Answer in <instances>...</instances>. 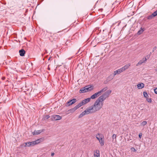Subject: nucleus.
Instances as JSON below:
<instances>
[{
	"mask_svg": "<svg viewBox=\"0 0 157 157\" xmlns=\"http://www.w3.org/2000/svg\"><path fill=\"white\" fill-rule=\"evenodd\" d=\"M111 90H109L102 94L96 100L93 105L89 106L78 116L80 118L90 113H92L99 110L103 107L104 101L109 97L111 93Z\"/></svg>",
	"mask_w": 157,
	"mask_h": 157,
	"instance_id": "nucleus-1",
	"label": "nucleus"
},
{
	"mask_svg": "<svg viewBox=\"0 0 157 157\" xmlns=\"http://www.w3.org/2000/svg\"><path fill=\"white\" fill-rule=\"evenodd\" d=\"M108 89V88L107 87H105L101 89L100 91H98L97 92L95 93L94 94L96 95V96H97V97L101 95V93L102 92H104L105 91L106 92Z\"/></svg>",
	"mask_w": 157,
	"mask_h": 157,
	"instance_id": "nucleus-2",
	"label": "nucleus"
},
{
	"mask_svg": "<svg viewBox=\"0 0 157 157\" xmlns=\"http://www.w3.org/2000/svg\"><path fill=\"white\" fill-rule=\"evenodd\" d=\"M82 105L81 104V102H80L74 108L71 109L70 110V111L71 112H73Z\"/></svg>",
	"mask_w": 157,
	"mask_h": 157,
	"instance_id": "nucleus-3",
	"label": "nucleus"
},
{
	"mask_svg": "<svg viewBox=\"0 0 157 157\" xmlns=\"http://www.w3.org/2000/svg\"><path fill=\"white\" fill-rule=\"evenodd\" d=\"M86 92L90 91L94 89V87L92 85H88L85 86Z\"/></svg>",
	"mask_w": 157,
	"mask_h": 157,
	"instance_id": "nucleus-4",
	"label": "nucleus"
},
{
	"mask_svg": "<svg viewBox=\"0 0 157 157\" xmlns=\"http://www.w3.org/2000/svg\"><path fill=\"white\" fill-rule=\"evenodd\" d=\"M90 100L91 98H88L83 100L81 102L83 105L89 102L90 101Z\"/></svg>",
	"mask_w": 157,
	"mask_h": 157,
	"instance_id": "nucleus-5",
	"label": "nucleus"
},
{
	"mask_svg": "<svg viewBox=\"0 0 157 157\" xmlns=\"http://www.w3.org/2000/svg\"><path fill=\"white\" fill-rule=\"evenodd\" d=\"M130 66L131 64L130 63H128V64L125 65L124 67H122L121 68L122 72H123L125 71L126 70L128 69Z\"/></svg>",
	"mask_w": 157,
	"mask_h": 157,
	"instance_id": "nucleus-6",
	"label": "nucleus"
},
{
	"mask_svg": "<svg viewBox=\"0 0 157 157\" xmlns=\"http://www.w3.org/2000/svg\"><path fill=\"white\" fill-rule=\"evenodd\" d=\"M147 59L146 57L143 58L141 60H140L136 65L137 66L141 65L143 63L146 62L147 60Z\"/></svg>",
	"mask_w": 157,
	"mask_h": 157,
	"instance_id": "nucleus-7",
	"label": "nucleus"
},
{
	"mask_svg": "<svg viewBox=\"0 0 157 157\" xmlns=\"http://www.w3.org/2000/svg\"><path fill=\"white\" fill-rule=\"evenodd\" d=\"M144 84L142 82L139 83L137 85V87L139 89L143 88L144 86Z\"/></svg>",
	"mask_w": 157,
	"mask_h": 157,
	"instance_id": "nucleus-8",
	"label": "nucleus"
},
{
	"mask_svg": "<svg viewBox=\"0 0 157 157\" xmlns=\"http://www.w3.org/2000/svg\"><path fill=\"white\" fill-rule=\"evenodd\" d=\"M52 118L54 120L56 121L61 119L62 117L58 115H54L52 116Z\"/></svg>",
	"mask_w": 157,
	"mask_h": 157,
	"instance_id": "nucleus-9",
	"label": "nucleus"
},
{
	"mask_svg": "<svg viewBox=\"0 0 157 157\" xmlns=\"http://www.w3.org/2000/svg\"><path fill=\"white\" fill-rule=\"evenodd\" d=\"M44 131V129L40 130H35L33 132V135H36L40 134L42 132Z\"/></svg>",
	"mask_w": 157,
	"mask_h": 157,
	"instance_id": "nucleus-10",
	"label": "nucleus"
},
{
	"mask_svg": "<svg viewBox=\"0 0 157 157\" xmlns=\"http://www.w3.org/2000/svg\"><path fill=\"white\" fill-rule=\"evenodd\" d=\"M76 101V99L75 98H73L70 101H68L67 102L68 104V105H71L72 104H74Z\"/></svg>",
	"mask_w": 157,
	"mask_h": 157,
	"instance_id": "nucleus-11",
	"label": "nucleus"
},
{
	"mask_svg": "<svg viewBox=\"0 0 157 157\" xmlns=\"http://www.w3.org/2000/svg\"><path fill=\"white\" fill-rule=\"evenodd\" d=\"M44 140V139L42 138H41L40 139H39L35 141H34L35 145L39 143H40V142H42Z\"/></svg>",
	"mask_w": 157,
	"mask_h": 157,
	"instance_id": "nucleus-12",
	"label": "nucleus"
},
{
	"mask_svg": "<svg viewBox=\"0 0 157 157\" xmlns=\"http://www.w3.org/2000/svg\"><path fill=\"white\" fill-rule=\"evenodd\" d=\"M96 137L98 140L102 138H104L103 135L100 133H98L96 135Z\"/></svg>",
	"mask_w": 157,
	"mask_h": 157,
	"instance_id": "nucleus-13",
	"label": "nucleus"
},
{
	"mask_svg": "<svg viewBox=\"0 0 157 157\" xmlns=\"http://www.w3.org/2000/svg\"><path fill=\"white\" fill-rule=\"evenodd\" d=\"M94 157H100L99 151L98 150H96L94 151Z\"/></svg>",
	"mask_w": 157,
	"mask_h": 157,
	"instance_id": "nucleus-14",
	"label": "nucleus"
},
{
	"mask_svg": "<svg viewBox=\"0 0 157 157\" xmlns=\"http://www.w3.org/2000/svg\"><path fill=\"white\" fill-rule=\"evenodd\" d=\"M122 72V71L121 68H120L118 70L115 71H114V75L115 76L117 74H119Z\"/></svg>",
	"mask_w": 157,
	"mask_h": 157,
	"instance_id": "nucleus-15",
	"label": "nucleus"
},
{
	"mask_svg": "<svg viewBox=\"0 0 157 157\" xmlns=\"http://www.w3.org/2000/svg\"><path fill=\"white\" fill-rule=\"evenodd\" d=\"M19 53L20 56H24L25 53V51L24 50L22 49L19 51Z\"/></svg>",
	"mask_w": 157,
	"mask_h": 157,
	"instance_id": "nucleus-16",
	"label": "nucleus"
},
{
	"mask_svg": "<svg viewBox=\"0 0 157 157\" xmlns=\"http://www.w3.org/2000/svg\"><path fill=\"white\" fill-rule=\"evenodd\" d=\"M79 92L80 93L87 92L85 86L84 87L82 88L79 90Z\"/></svg>",
	"mask_w": 157,
	"mask_h": 157,
	"instance_id": "nucleus-17",
	"label": "nucleus"
},
{
	"mask_svg": "<svg viewBox=\"0 0 157 157\" xmlns=\"http://www.w3.org/2000/svg\"><path fill=\"white\" fill-rule=\"evenodd\" d=\"M104 138H102L98 140V141L101 146H103L104 145V140L103 139Z\"/></svg>",
	"mask_w": 157,
	"mask_h": 157,
	"instance_id": "nucleus-18",
	"label": "nucleus"
},
{
	"mask_svg": "<svg viewBox=\"0 0 157 157\" xmlns=\"http://www.w3.org/2000/svg\"><path fill=\"white\" fill-rule=\"evenodd\" d=\"M116 137L117 136L115 134H113L112 136V141L114 142H116L117 141Z\"/></svg>",
	"mask_w": 157,
	"mask_h": 157,
	"instance_id": "nucleus-19",
	"label": "nucleus"
},
{
	"mask_svg": "<svg viewBox=\"0 0 157 157\" xmlns=\"http://www.w3.org/2000/svg\"><path fill=\"white\" fill-rule=\"evenodd\" d=\"M144 31V30L142 28H141V30L139 31L137 33L138 35H140L142 34Z\"/></svg>",
	"mask_w": 157,
	"mask_h": 157,
	"instance_id": "nucleus-20",
	"label": "nucleus"
},
{
	"mask_svg": "<svg viewBox=\"0 0 157 157\" xmlns=\"http://www.w3.org/2000/svg\"><path fill=\"white\" fill-rule=\"evenodd\" d=\"M143 95L144 97L146 98H147L148 97V95L146 92H143Z\"/></svg>",
	"mask_w": 157,
	"mask_h": 157,
	"instance_id": "nucleus-21",
	"label": "nucleus"
},
{
	"mask_svg": "<svg viewBox=\"0 0 157 157\" xmlns=\"http://www.w3.org/2000/svg\"><path fill=\"white\" fill-rule=\"evenodd\" d=\"M97 96H96V95H95V94H93L91 96L90 98H91V99H94L95 98H97Z\"/></svg>",
	"mask_w": 157,
	"mask_h": 157,
	"instance_id": "nucleus-22",
	"label": "nucleus"
},
{
	"mask_svg": "<svg viewBox=\"0 0 157 157\" xmlns=\"http://www.w3.org/2000/svg\"><path fill=\"white\" fill-rule=\"evenodd\" d=\"M153 17H154L153 16V14H152L151 15L148 16H147V18L148 19H152V18H153Z\"/></svg>",
	"mask_w": 157,
	"mask_h": 157,
	"instance_id": "nucleus-23",
	"label": "nucleus"
},
{
	"mask_svg": "<svg viewBox=\"0 0 157 157\" xmlns=\"http://www.w3.org/2000/svg\"><path fill=\"white\" fill-rule=\"evenodd\" d=\"M147 124V122L146 121H144L141 123L140 125L141 126H144Z\"/></svg>",
	"mask_w": 157,
	"mask_h": 157,
	"instance_id": "nucleus-24",
	"label": "nucleus"
},
{
	"mask_svg": "<svg viewBox=\"0 0 157 157\" xmlns=\"http://www.w3.org/2000/svg\"><path fill=\"white\" fill-rule=\"evenodd\" d=\"M20 147L21 148H22V147H26V144H25V143H23L22 144L20 145Z\"/></svg>",
	"mask_w": 157,
	"mask_h": 157,
	"instance_id": "nucleus-25",
	"label": "nucleus"
},
{
	"mask_svg": "<svg viewBox=\"0 0 157 157\" xmlns=\"http://www.w3.org/2000/svg\"><path fill=\"white\" fill-rule=\"evenodd\" d=\"M30 146H33L35 145L34 141L30 142Z\"/></svg>",
	"mask_w": 157,
	"mask_h": 157,
	"instance_id": "nucleus-26",
	"label": "nucleus"
},
{
	"mask_svg": "<svg viewBox=\"0 0 157 157\" xmlns=\"http://www.w3.org/2000/svg\"><path fill=\"white\" fill-rule=\"evenodd\" d=\"M130 149L132 151L136 152V150L134 147H132Z\"/></svg>",
	"mask_w": 157,
	"mask_h": 157,
	"instance_id": "nucleus-27",
	"label": "nucleus"
},
{
	"mask_svg": "<svg viewBox=\"0 0 157 157\" xmlns=\"http://www.w3.org/2000/svg\"><path fill=\"white\" fill-rule=\"evenodd\" d=\"M152 14L154 17L157 16V10L155 11L154 12L152 13Z\"/></svg>",
	"mask_w": 157,
	"mask_h": 157,
	"instance_id": "nucleus-28",
	"label": "nucleus"
},
{
	"mask_svg": "<svg viewBox=\"0 0 157 157\" xmlns=\"http://www.w3.org/2000/svg\"><path fill=\"white\" fill-rule=\"evenodd\" d=\"M147 98V101L149 103H151V98Z\"/></svg>",
	"mask_w": 157,
	"mask_h": 157,
	"instance_id": "nucleus-29",
	"label": "nucleus"
},
{
	"mask_svg": "<svg viewBox=\"0 0 157 157\" xmlns=\"http://www.w3.org/2000/svg\"><path fill=\"white\" fill-rule=\"evenodd\" d=\"M25 144H26V147L30 146V142H25Z\"/></svg>",
	"mask_w": 157,
	"mask_h": 157,
	"instance_id": "nucleus-30",
	"label": "nucleus"
},
{
	"mask_svg": "<svg viewBox=\"0 0 157 157\" xmlns=\"http://www.w3.org/2000/svg\"><path fill=\"white\" fill-rule=\"evenodd\" d=\"M49 117H50L49 115H47L44 117V118L46 119H48L49 118Z\"/></svg>",
	"mask_w": 157,
	"mask_h": 157,
	"instance_id": "nucleus-31",
	"label": "nucleus"
},
{
	"mask_svg": "<svg viewBox=\"0 0 157 157\" xmlns=\"http://www.w3.org/2000/svg\"><path fill=\"white\" fill-rule=\"evenodd\" d=\"M154 92L156 94H157V88H156L155 89Z\"/></svg>",
	"mask_w": 157,
	"mask_h": 157,
	"instance_id": "nucleus-32",
	"label": "nucleus"
},
{
	"mask_svg": "<svg viewBox=\"0 0 157 157\" xmlns=\"http://www.w3.org/2000/svg\"><path fill=\"white\" fill-rule=\"evenodd\" d=\"M139 137L140 138H141L142 136V134L141 133H140L139 134Z\"/></svg>",
	"mask_w": 157,
	"mask_h": 157,
	"instance_id": "nucleus-33",
	"label": "nucleus"
},
{
	"mask_svg": "<svg viewBox=\"0 0 157 157\" xmlns=\"http://www.w3.org/2000/svg\"><path fill=\"white\" fill-rule=\"evenodd\" d=\"M156 47H154V48H153V50H156Z\"/></svg>",
	"mask_w": 157,
	"mask_h": 157,
	"instance_id": "nucleus-34",
	"label": "nucleus"
},
{
	"mask_svg": "<svg viewBox=\"0 0 157 157\" xmlns=\"http://www.w3.org/2000/svg\"><path fill=\"white\" fill-rule=\"evenodd\" d=\"M54 155V153H52L51 154V156H53Z\"/></svg>",
	"mask_w": 157,
	"mask_h": 157,
	"instance_id": "nucleus-35",
	"label": "nucleus"
}]
</instances>
